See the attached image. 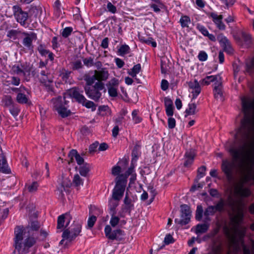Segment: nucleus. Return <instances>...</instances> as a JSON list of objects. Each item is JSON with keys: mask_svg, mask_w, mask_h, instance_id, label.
I'll use <instances>...</instances> for the list:
<instances>
[{"mask_svg": "<svg viewBox=\"0 0 254 254\" xmlns=\"http://www.w3.org/2000/svg\"><path fill=\"white\" fill-rule=\"evenodd\" d=\"M235 138L243 144L238 149L231 148L230 153L232 160L223 159L221 165L228 182L234 181L235 172L241 177L234 188V194L238 199H231L228 203L230 209V227L224 228L225 234L233 244L237 242L238 234L244 235L239 230V225L244 217L245 205L243 198L251 194L249 188L245 187L244 185L251 179L254 180V128H238Z\"/></svg>", "mask_w": 254, "mask_h": 254, "instance_id": "1", "label": "nucleus"}, {"mask_svg": "<svg viewBox=\"0 0 254 254\" xmlns=\"http://www.w3.org/2000/svg\"><path fill=\"white\" fill-rule=\"evenodd\" d=\"M242 104L244 117L241 121V127H254V99L247 100L243 97Z\"/></svg>", "mask_w": 254, "mask_h": 254, "instance_id": "2", "label": "nucleus"}, {"mask_svg": "<svg viewBox=\"0 0 254 254\" xmlns=\"http://www.w3.org/2000/svg\"><path fill=\"white\" fill-rule=\"evenodd\" d=\"M54 110L57 111L62 118H65L71 114L70 110L68 109V102L65 100V97L59 96L51 100Z\"/></svg>", "mask_w": 254, "mask_h": 254, "instance_id": "3", "label": "nucleus"}, {"mask_svg": "<svg viewBox=\"0 0 254 254\" xmlns=\"http://www.w3.org/2000/svg\"><path fill=\"white\" fill-rule=\"evenodd\" d=\"M69 95L75 99L79 104H82L87 108L91 109L92 111H95L96 109V104L91 101L87 100L82 94V91H80L78 87H73L69 90Z\"/></svg>", "mask_w": 254, "mask_h": 254, "instance_id": "4", "label": "nucleus"}, {"mask_svg": "<svg viewBox=\"0 0 254 254\" xmlns=\"http://www.w3.org/2000/svg\"><path fill=\"white\" fill-rule=\"evenodd\" d=\"M84 89L87 96L95 102L98 101L101 98V91H106L105 84L103 82H96L92 86H84Z\"/></svg>", "mask_w": 254, "mask_h": 254, "instance_id": "5", "label": "nucleus"}, {"mask_svg": "<svg viewBox=\"0 0 254 254\" xmlns=\"http://www.w3.org/2000/svg\"><path fill=\"white\" fill-rule=\"evenodd\" d=\"M82 224L81 223L74 221L68 228H65L63 233L62 237L66 238L68 242L74 240L75 238L80 235L81 232Z\"/></svg>", "mask_w": 254, "mask_h": 254, "instance_id": "6", "label": "nucleus"}, {"mask_svg": "<svg viewBox=\"0 0 254 254\" xmlns=\"http://www.w3.org/2000/svg\"><path fill=\"white\" fill-rule=\"evenodd\" d=\"M116 184L113 190L112 198L116 201H120L124 195L127 180L123 175L118 176L116 179Z\"/></svg>", "mask_w": 254, "mask_h": 254, "instance_id": "7", "label": "nucleus"}, {"mask_svg": "<svg viewBox=\"0 0 254 254\" xmlns=\"http://www.w3.org/2000/svg\"><path fill=\"white\" fill-rule=\"evenodd\" d=\"M191 211L190 207L187 204L181 205V219H175L176 223L182 226L188 224L190 220Z\"/></svg>", "mask_w": 254, "mask_h": 254, "instance_id": "8", "label": "nucleus"}, {"mask_svg": "<svg viewBox=\"0 0 254 254\" xmlns=\"http://www.w3.org/2000/svg\"><path fill=\"white\" fill-rule=\"evenodd\" d=\"M105 234L106 237L110 240L120 241L123 239L125 233L120 229L113 231L110 225H107L105 228Z\"/></svg>", "mask_w": 254, "mask_h": 254, "instance_id": "9", "label": "nucleus"}, {"mask_svg": "<svg viewBox=\"0 0 254 254\" xmlns=\"http://www.w3.org/2000/svg\"><path fill=\"white\" fill-rule=\"evenodd\" d=\"M14 247L15 249L18 251L19 254H22L20 253L21 248L22 247V244L21 243L23 239V227L17 226L14 229Z\"/></svg>", "mask_w": 254, "mask_h": 254, "instance_id": "10", "label": "nucleus"}, {"mask_svg": "<svg viewBox=\"0 0 254 254\" xmlns=\"http://www.w3.org/2000/svg\"><path fill=\"white\" fill-rule=\"evenodd\" d=\"M14 15L17 22L21 25H24L28 18V13L22 10L21 8L18 5L13 6Z\"/></svg>", "mask_w": 254, "mask_h": 254, "instance_id": "11", "label": "nucleus"}, {"mask_svg": "<svg viewBox=\"0 0 254 254\" xmlns=\"http://www.w3.org/2000/svg\"><path fill=\"white\" fill-rule=\"evenodd\" d=\"M217 38L224 51L229 54H232L233 49L229 40L223 34L219 35Z\"/></svg>", "mask_w": 254, "mask_h": 254, "instance_id": "12", "label": "nucleus"}, {"mask_svg": "<svg viewBox=\"0 0 254 254\" xmlns=\"http://www.w3.org/2000/svg\"><path fill=\"white\" fill-rule=\"evenodd\" d=\"M23 34L25 36L23 40V45L29 50L32 49L33 48L32 42L33 40H36V34L33 32L30 33H23Z\"/></svg>", "mask_w": 254, "mask_h": 254, "instance_id": "13", "label": "nucleus"}, {"mask_svg": "<svg viewBox=\"0 0 254 254\" xmlns=\"http://www.w3.org/2000/svg\"><path fill=\"white\" fill-rule=\"evenodd\" d=\"M71 219H72V217L69 213H65V214H63L59 216L58 218L57 227V229H63L64 228V223L65 220H67V222L65 225V228L67 227V226L69 224Z\"/></svg>", "mask_w": 254, "mask_h": 254, "instance_id": "14", "label": "nucleus"}, {"mask_svg": "<svg viewBox=\"0 0 254 254\" xmlns=\"http://www.w3.org/2000/svg\"><path fill=\"white\" fill-rule=\"evenodd\" d=\"M133 208L134 205L132 202V200L129 197L128 194L127 192L124 200V204L122 206V210L123 212H127L130 214Z\"/></svg>", "mask_w": 254, "mask_h": 254, "instance_id": "15", "label": "nucleus"}, {"mask_svg": "<svg viewBox=\"0 0 254 254\" xmlns=\"http://www.w3.org/2000/svg\"><path fill=\"white\" fill-rule=\"evenodd\" d=\"M214 85L213 92L214 97L217 100L222 101L223 98L222 78L218 80L217 82H215Z\"/></svg>", "mask_w": 254, "mask_h": 254, "instance_id": "16", "label": "nucleus"}, {"mask_svg": "<svg viewBox=\"0 0 254 254\" xmlns=\"http://www.w3.org/2000/svg\"><path fill=\"white\" fill-rule=\"evenodd\" d=\"M97 82H103L107 80L109 76V72L106 68H102L100 70L94 71Z\"/></svg>", "mask_w": 254, "mask_h": 254, "instance_id": "17", "label": "nucleus"}, {"mask_svg": "<svg viewBox=\"0 0 254 254\" xmlns=\"http://www.w3.org/2000/svg\"><path fill=\"white\" fill-rule=\"evenodd\" d=\"M0 172L8 174L11 173L6 159L3 153L0 154Z\"/></svg>", "mask_w": 254, "mask_h": 254, "instance_id": "18", "label": "nucleus"}, {"mask_svg": "<svg viewBox=\"0 0 254 254\" xmlns=\"http://www.w3.org/2000/svg\"><path fill=\"white\" fill-rule=\"evenodd\" d=\"M188 85L190 88L192 90L191 93L192 94V99H195L200 93L201 88L199 82L195 79L194 81H190L188 82Z\"/></svg>", "mask_w": 254, "mask_h": 254, "instance_id": "19", "label": "nucleus"}, {"mask_svg": "<svg viewBox=\"0 0 254 254\" xmlns=\"http://www.w3.org/2000/svg\"><path fill=\"white\" fill-rule=\"evenodd\" d=\"M195 156V152L193 149L187 150L185 155L184 166L190 167L193 163L194 157Z\"/></svg>", "mask_w": 254, "mask_h": 254, "instance_id": "20", "label": "nucleus"}, {"mask_svg": "<svg viewBox=\"0 0 254 254\" xmlns=\"http://www.w3.org/2000/svg\"><path fill=\"white\" fill-rule=\"evenodd\" d=\"M210 16L212 18L213 21L215 23L219 29L222 30L225 29V25L222 21L223 18L222 15H218L215 13H211Z\"/></svg>", "mask_w": 254, "mask_h": 254, "instance_id": "21", "label": "nucleus"}, {"mask_svg": "<svg viewBox=\"0 0 254 254\" xmlns=\"http://www.w3.org/2000/svg\"><path fill=\"white\" fill-rule=\"evenodd\" d=\"M36 243V240L33 237H28L25 240L23 244V249L20 253L23 254L28 252V250L32 247Z\"/></svg>", "mask_w": 254, "mask_h": 254, "instance_id": "22", "label": "nucleus"}, {"mask_svg": "<svg viewBox=\"0 0 254 254\" xmlns=\"http://www.w3.org/2000/svg\"><path fill=\"white\" fill-rule=\"evenodd\" d=\"M164 104L166 108V114L168 116H172L173 115V102L171 99L168 97L164 98Z\"/></svg>", "mask_w": 254, "mask_h": 254, "instance_id": "23", "label": "nucleus"}, {"mask_svg": "<svg viewBox=\"0 0 254 254\" xmlns=\"http://www.w3.org/2000/svg\"><path fill=\"white\" fill-rule=\"evenodd\" d=\"M221 79L219 75L207 76L203 79L201 81L202 85H209L210 82H217V81Z\"/></svg>", "mask_w": 254, "mask_h": 254, "instance_id": "24", "label": "nucleus"}, {"mask_svg": "<svg viewBox=\"0 0 254 254\" xmlns=\"http://www.w3.org/2000/svg\"><path fill=\"white\" fill-rule=\"evenodd\" d=\"M140 148H141V146L139 144H136L134 146V147L132 150V153H131L132 163L136 162V161L138 159V157L140 155V154H141V153L140 152Z\"/></svg>", "mask_w": 254, "mask_h": 254, "instance_id": "25", "label": "nucleus"}, {"mask_svg": "<svg viewBox=\"0 0 254 254\" xmlns=\"http://www.w3.org/2000/svg\"><path fill=\"white\" fill-rule=\"evenodd\" d=\"M209 227V224L206 223L197 224L196 226L195 232L196 234L204 233L207 231Z\"/></svg>", "mask_w": 254, "mask_h": 254, "instance_id": "26", "label": "nucleus"}, {"mask_svg": "<svg viewBox=\"0 0 254 254\" xmlns=\"http://www.w3.org/2000/svg\"><path fill=\"white\" fill-rule=\"evenodd\" d=\"M83 79L86 81L85 86H92L95 81L96 80L95 73L91 76L89 73L85 74L83 76Z\"/></svg>", "mask_w": 254, "mask_h": 254, "instance_id": "27", "label": "nucleus"}, {"mask_svg": "<svg viewBox=\"0 0 254 254\" xmlns=\"http://www.w3.org/2000/svg\"><path fill=\"white\" fill-rule=\"evenodd\" d=\"M119 201H116L112 198L109 201V213L110 215H114L116 214V207L119 205Z\"/></svg>", "mask_w": 254, "mask_h": 254, "instance_id": "28", "label": "nucleus"}, {"mask_svg": "<svg viewBox=\"0 0 254 254\" xmlns=\"http://www.w3.org/2000/svg\"><path fill=\"white\" fill-rule=\"evenodd\" d=\"M39 79L40 82L44 84V85H47V84H51L53 81V76L50 73L45 75L43 77H40Z\"/></svg>", "mask_w": 254, "mask_h": 254, "instance_id": "29", "label": "nucleus"}, {"mask_svg": "<svg viewBox=\"0 0 254 254\" xmlns=\"http://www.w3.org/2000/svg\"><path fill=\"white\" fill-rule=\"evenodd\" d=\"M16 101L18 103L22 104H29V99L24 94L19 93L16 96Z\"/></svg>", "mask_w": 254, "mask_h": 254, "instance_id": "30", "label": "nucleus"}, {"mask_svg": "<svg viewBox=\"0 0 254 254\" xmlns=\"http://www.w3.org/2000/svg\"><path fill=\"white\" fill-rule=\"evenodd\" d=\"M141 65L140 64H137L133 66V67L128 71V73L132 77H135L136 74L138 73L141 70Z\"/></svg>", "mask_w": 254, "mask_h": 254, "instance_id": "31", "label": "nucleus"}, {"mask_svg": "<svg viewBox=\"0 0 254 254\" xmlns=\"http://www.w3.org/2000/svg\"><path fill=\"white\" fill-rule=\"evenodd\" d=\"M216 211L219 212H223L224 210L225 201L223 198H220L217 204L213 206Z\"/></svg>", "mask_w": 254, "mask_h": 254, "instance_id": "32", "label": "nucleus"}, {"mask_svg": "<svg viewBox=\"0 0 254 254\" xmlns=\"http://www.w3.org/2000/svg\"><path fill=\"white\" fill-rule=\"evenodd\" d=\"M181 26L183 28L188 27L189 24L190 23V18L187 16H182L180 20Z\"/></svg>", "mask_w": 254, "mask_h": 254, "instance_id": "33", "label": "nucleus"}, {"mask_svg": "<svg viewBox=\"0 0 254 254\" xmlns=\"http://www.w3.org/2000/svg\"><path fill=\"white\" fill-rule=\"evenodd\" d=\"M72 182L73 185L77 188L79 187L80 185H82L83 184V180L78 174L74 175Z\"/></svg>", "mask_w": 254, "mask_h": 254, "instance_id": "34", "label": "nucleus"}, {"mask_svg": "<svg viewBox=\"0 0 254 254\" xmlns=\"http://www.w3.org/2000/svg\"><path fill=\"white\" fill-rule=\"evenodd\" d=\"M203 208L200 205H198L196 208L195 212V219L197 221H200L203 215Z\"/></svg>", "mask_w": 254, "mask_h": 254, "instance_id": "35", "label": "nucleus"}, {"mask_svg": "<svg viewBox=\"0 0 254 254\" xmlns=\"http://www.w3.org/2000/svg\"><path fill=\"white\" fill-rule=\"evenodd\" d=\"M130 48L127 45H123L119 49L118 52L121 56H124L129 52Z\"/></svg>", "mask_w": 254, "mask_h": 254, "instance_id": "36", "label": "nucleus"}, {"mask_svg": "<svg viewBox=\"0 0 254 254\" xmlns=\"http://www.w3.org/2000/svg\"><path fill=\"white\" fill-rule=\"evenodd\" d=\"M246 70L250 74H252L254 72V58H252L247 64Z\"/></svg>", "mask_w": 254, "mask_h": 254, "instance_id": "37", "label": "nucleus"}, {"mask_svg": "<svg viewBox=\"0 0 254 254\" xmlns=\"http://www.w3.org/2000/svg\"><path fill=\"white\" fill-rule=\"evenodd\" d=\"M90 171L89 167L87 164H85L83 166H81L79 168V173L83 177H86L88 175Z\"/></svg>", "mask_w": 254, "mask_h": 254, "instance_id": "38", "label": "nucleus"}, {"mask_svg": "<svg viewBox=\"0 0 254 254\" xmlns=\"http://www.w3.org/2000/svg\"><path fill=\"white\" fill-rule=\"evenodd\" d=\"M196 105L194 103H190L189 104V108L186 110V113L188 115H194L196 113Z\"/></svg>", "mask_w": 254, "mask_h": 254, "instance_id": "39", "label": "nucleus"}, {"mask_svg": "<svg viewBox=\"0 0 254 254\" xmlns=\"http://www.w3.org/2000/svg\"><path fill=\"white\" fill-rule=\"evenodd\" d=\"M70 73L71 71L66 70L61 74L62 80L64 83H67L70 82L69 77Z\"/></svg>", "mask_w": 254, "mask_h": 254, "instance_id": "40", "label": "nucleus"}, {"mask_svg": "<svg viewBox=\"0 0 254 254\" xmlns=\"http://www.w3.org/2000/svg\"><path fill=\"white\" fill-rule=\"evenodd\" d=\"M83 62L84 64L87 67H91L94 65L93 58L92 57L84 58L83 59Z\"/></svg>", "mask_w": 254, "mask_h": 254, "instance_id": "41", "label": "nucleus"}, {"mask_svg": "<svg viewBox=\"0 0 254 254\" xmlns=\"http://www.w3.org/2000/svg\"><path fill=\"white\" fill-rule=\"evenodd\" d=\"M205 171L206 167L204 166H202L198 169L197 175V179L198 180L205 176Z\"/></svg>", "mask_w": 254, "mask_h": 254, "instance_id": "42", "label": "nucleus"}, {"mask_svg": "<svg viewBox=\"0 0 254 254\" xmlns=\"http://www.w3.org/2000/svg\"><path fill=\"white\" fill-rule=\"evenodd\" d=\"M119 82L118 79L116 78H113L111 79L107 84V87H117L119 85Z\"/></svg>", "mask_w": 254, "mask_h": 254, "instance_id": "43", "label": "nucleus"}, {"mask_svg": "<svg viewBox=\"0 0 254 254\" xmlns=\"http://www.w3.org/2000/svg\"><path fill=\"white\" fill-rule=\"evenodd\" d=\"M72 30V28L70 27L64 28L62 32V36L64 38L68 37L71 34Z\"/></svg>", "mask_w": 254, "mask_h": 254, "instance_id": "44", "label": "nucleus"}, {"mask_svg": "<svg viewBox=\"0 0 254 254\" xmlns=\"http://www.w3.org/2000/svg\"><path fill=\"white\" fill-rule=\"evenodd\" d=\"M115 215L116 214H114L113 215H111V218L110 221V223L111 225L113 227L116 226L118 224L120 221V218L116 216Z\"/></svg>", "mask_w": 254, "mask_h": 254, "instance_id": "45", "label": "nucleus"}, {"mask_svg": "<svg viewBox=\"0 0 254 254\" xmlns=\"http://www.w3.org/2000/svg\"><path fill=\"white\" fill-rule=\"evenodd\" d=\"M216 212V211L213 206H209L205 210L204 215H213Z\"/></svg>", "mask_w": 254, "mask_h": 254, "instance_id": "46", "label": "nucleus"}, {"mask_svg": "<svg viewBox=\"0 0 254 254\" xmlns=\"http://www.w3.org/2000/svg\"><path fill=\"white\" fill-rule=\"evenodd\" d=\"M135 162H133L131 163V165L130 166V167L128 169V170L126 171V172L125 173V174L123 175V176L124 177H125L126 180H127V178L130 175L132 174V173H133V171H134V163Z\"/></svg>", "mask_w": 254, "mask_h": 254, "instance_id": "47", "label": "nucleus"}, {"mask_svg": "<svg viewBox=\"0 0 254 254\" xmlns=\"http://www.w3.org/2000/svg\"><path fill=\"white\" fill-rule=\"evenodd\" d=\"M5 106L7 107H11L13 105V101L10 96H5L3 99Z\"/></svg>", "mask_w": 254, "mask_h": 254, "instance_id": "48", "label": "nucleus"}, {"mask_svg": "<svg viewBox=\"0 0 254 254\" xmlns=\"http://www.w3.org/2000/svg\"><path fill=\"white\" fill-rule=\"evenodd\" d=\"M97 220V218L94 215H92L88 218L87 221V226L89 228H91L94 225L95 223Z\"/></svg>", "mask_w": 254, "mask_h": 254, "instance_id": "49", "label": "nucleus"}, {"mask_svg": "<svg viewBox=\"0 0 254 254\" xmlns=\"http://www.w3.org/2000/svg\"><path fill=\"white\" fill-rule=\"evenodd\" d=\"M108 93L110 96L113 97H117L118 95L117 87H107Z\"/></svg>", "mask_w": 254, "mask_h": 254, "instance_id": "50", "label": "nucleus"}, {"mask_svg": "<svg viewBox=\"0 0 254 254\" xmlns=\"http://www.w3.org/2000/svg\"><path fill=\"white\" fill-rule=\"evenodd\" d=\"M19 33V31L16 30L12 29L8 31L7 36L10 38H13V39H15Z\"/></svg>", "mask_w": 254, "mask_h": 254, "instance_id": "51", "label": "nucleus"}, {"mask_svg": "<svg viewBox=\"0 0 254 254\" xmlns=\"http://www.w3.org/2000/svg\"><path fill=\"white\" fill-rule=\"evenodd\" d=\"M38 187V183L37 182H33L31 185L28 187V191L30 192H35Z\"/></svg>", "mask_w": 254, "mask_h": 254, "instance_id": "52", "label": "nucleus"}, {"mask_svg": "<svg viewBox=\"0 0 254 254\" xmlns=\"http://www.w3.org/2000/svg\"><path fill=\"white\" fill-rule=\"evenodd\" d=\"M72 68L73 70H77L82 68L83 65L82 63L79 60H77L72 63Z\"/></svg>", "mask_w": 254, "mask_h": 254, "instance_id": "53", "label": "nucleus"}, {"mask_svg": "<svg viewBox=\"0 0 254 254\" xmlns=\"http://www.w3.org/2000/svg\"><path fill=\"white\" fill-rule=\"evenodd\" d=\"M140 40L148 45L151 44L153 47H156L157 46L156 43L153 41V39L152 38H149L147 39H143L141 38Z\"/></svg>", "mask_w": 254, "mask_h": 254, "instance_id": "54", "label": "nucleus"}, {"mask_svg": "<svg viewBox=\"0 0 254 254\" xmlns=\"http://www.w3.org/2000/svg\"><path fill=\"white\" fill-rule=\"evenodd\" d=\"M109 110V107L107 105L100 106L98 108L99 114L104 116L106 114V112Z\"/></svg>", "mask_w": 254, "mask_h": 254, "instance_id": "55", "label": "nucleus"}, {"mask_svg": "<svg viewBox=\"0 0 254 254\" xmlns=\"http://www.w3.org/2000/svg\"><path fill=\"white\" fill-rule=\"evenodd\" d=\"M132 119L135 123L141 122V119L138 116V112L136 110L133 111L132 112Z\"/></svg>", "mask_w": 254, "mask_h": 254, "instance_id": "56", "label": "nucleus"}, {"mask_svg": "<svg viewBox=\"0 0 254 254\" xmlns=\"http://www.w3.org/2000/svg\"><path fill=\"white\" fill-rule=\"evenodd\" d=\"M40 227V224L37 221H33L31 222L30 228L32 230L37 231Z\"/></svg>", "mask_w": 254, "mask_h": 254, "instance_id": "57", "label": "nucleus"}, {"mask_svg": "<svg viewBox=\"0 0 254 254\" xmlns=\"http://www.w3.org/2000/svg\"><path fill=\"white\" fill-rule=\"evenodd\" d=\"M107 8L108 11L112 13H115L117 11L116 7L111 2H109L107 5Z\"/></svg>", "mask_w": 254, "mask_h": 254, "instance_id": "58", "label": "nucleus"}, {"mask_svg": "<svg viewBox=\"0 0 254 254\" xmlns=\"http://www.w3.org/2000/svg\"><path fill=\"white\" fill-rule=\"evenodd\" d=\"M121 172V168L119 166H114L112 169V174L114 176H120Z\"/></svg>", "mask_w": 254, "mask_h": 254, "instance_id": "59", "label": "nucleus"}, {"mask_svg": "<svg viewBox=\"0 0 254 254\" xmlns=\"http://www.w3.org/2000/svg\"><path fill=\"white\" fill-rule=\"evenodd\" d=\"M174 242V239L172 236L170 234H168L166 236L164 239V243L166 245L173 243Z\"/></svg>", "mask_w": 254, "mask_h": 254, "instance_id": "60", "label": "nucleus"}, {"mask_svg": "<svg viewBox=\"0 0 254 254\" xmlns=\"http://www.w3.org/2000/svg\"><path fill=\"white\" fill-rule=\"evenodd\" d=\"M9 111L13 116H17L19 113V109L13 105L10 107Z\"/></svg>", "mask_w": 254, "mask_h": 254, "instance_id": "61", "label": "nucleus"}, {"mask_svg": "<svg viewBox=\"0 0 254 254\" xmlns=\"http://www.w3.org/2000/svg\"><path fill=\"white\" fill-rule=\"evenodd\" d=\"M198 58L200 61H205L207 59V55L205 52L200 51L198 55Z\"/></svg>", "mask_w": 254, "mask_h": 254, "instance_id": "62", "label": "nucleus"}, {"mask_svg": "<svg viewBox=\"0 0 254 254\" xmlns=\"http://www.w3.org/2000/svg\"><path fill=\"white\" fill-rule=\"evenodd\" d=\"M99 145V142L96 141L89 146V151L90 153L94 152L96 151V149Z\"/></svg>", "mask_w": 254, "mask_h": 254, "instance_id": "63", "label": "nucleus"}, {"mask_svg": "<svg viewBox=\"0 0 254 254\" xmlns=\"http://www.w3.org/2000/svg\"><path fill=\"white\" fill-rule=\"evenodd\" d=\"M38 50L42 56H46L49 53V51L46 50L42 45L38 47Z\"/></svg>", "mask_w": 254, "mask_h": 254, "instance_id": "64", "label": "nucleus"}]
</instances>
